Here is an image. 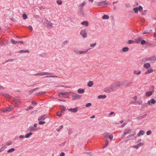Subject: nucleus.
I'll return each mask as SVG.
<instances>
[{
  "label": "nucleus",
  "instance_id": "a878e982",
  "mask_svg": "<svg viewBox=\"0 0 156 156\" xmlns=\"http://www.w3.org/2000/svg\"><path fill=\"white\" fill-rule=\"evenodd\" d=\"M126 82V87H128V86L131 85L133 82H128L127 80L125 81Z\"/></svg>",
  "mask_w": 156,
  "mask_h": 156
},
{
  "label": "nucleus",
  "instance_id": "c756f323",
  "mask_svg": "<svg viewBox=\"0 0 156 156\" xmlns=\"http://www.w3.org/2000/svg\"><path fill=\"white\" fill-rule=\"evenodd\" d=\"M6 147L7 146L6 145H2V147L0 149V153L3 151Z\"/></svg>",
  "mask_w": 156,
  "mask_h": 156
},
{
  "label": "nucleus",
  "instance_id": "7ed1b4c3",
  "mask_svg": "<svg viewBox=\"0 0 156 156\" xmlns=\"http://www.w3.org/2000/svg\"><path fill=\"white\" fill-rule=\"evenodd\" d=\"M80 34L83 38H86L87 36V30L85 29L81 30L80 31Z\"/></svg>",
  "mask_w": 156,
  "mask_h": 156
},
{
  "label": "nucleus",
  "instance_id": "69168bd1",
  "mask_svg": "<svg viewBox=\"0 0 156 156\" xmlns=\"http://www.w3.org/2000/svg\"><path fill=\"white\" fill-rule=\"evenodd\" d=\"M45 123V121H40L39 122V125H43Z\"/></svg>",
  "mask_w": 156,
  "mask_h": 156
},
{
  "label": "nucleus",
  "instance_id": "0e129e2a",
  "mask_svg": "<svg viewBox=\"0 0 156 156\" xmlns=\"http://www.w3.org/2000/svg\"><path fill=\"white\" fill-rule=\"evenodd\" d=\"M109 133H105V137L106 138L108 137Z\"/></svg>",
  "mask_w": 156,
  "mask_h": 156
},
{
  "label": "nucleus",
  "instance_id": "603ef678",
  "mask_svg": "<svg viewBox=\"0 0 156 156\" xmlns=\"http://www.w3.org/2000/svg\"><path fill=\"white\" fill-rule=\"evenodd\" d=\"M108 140H106V141L105 143V145L104 146H103V148H105V147H106L108 144Z\"/></svg>",
  "mask_w": 156,
  "mask_h": 156
},
{
  "label": "nucleus",
  "instance_id": "72a5a7b5",
  "mask_svg": "<svg viewBox=\"0 0 156 156\" xmlns=\"http://www.w3.org/2000/svg\"><path fill=\"white\" fill-rule=\"evenodd\" d=\"M152 92L151 91H149L148 92L146 93V95L147 96L149 97L150 96H151V95H152Z\"/></svg>",
  "mask_w": 156,
  "mask_h": 156
},
{
  "label": "nucleus",
  "instance_id": "4d7b16f0",
  "mask_svg": "<svg viewBox=\"0 0 156 156\" xmlns=\"http://www.w3.org/2000/svg\"><path fill=\"white\" fill-rule=\"evenodd\" d=\"M147 103H146L143 104L142 105V108H144L145 107H147Z\"/></svg>",
  "mask_w": 156,
  "mask_h": 156
},
{
  "label": "nucleus",
  "instance_id": "79ce46f5",
  "mask_svg": "<svg viewBox=\"0 0 156 156\" xmlns=\"http://www.w3.org/2000/svg\"><path fill=\"white\" fill-rule=\"evenodd\" d=\"M86 4V3L85 2H83L80 5L79 7V8H81V7H82L83 8V7Z\"/></svg>",
  "mask_w": 156,
  "mask_h": 156
},
{
  "label": "nucleus",
  "instance_id": "2eb2a0df",
  "mask_svg": "<svg viewBox=\"0 0 156 156\" xmlns=\"http://www.w3.org/2000/svg\"><path fill=\"white\" fill-rule=\"evenodd\" d=\"M0 94L8 99H10L11 98V97L10 95L7 93H1Z\"/></svg>",
  "mask_w": 156,
  "mask_h": 156
},
{
  "label": "nucleus",
  "instance_id": "f03ea898",
  "mask_svg": "<svg viewBox=\"0 0 156 156\" xmlns=\"http://www.w3.org/2000/svg\"><path fill=\"white\" fill-rule=\"evenodd\" d=\"M142 61L144 62H146L147 61H152L154 60H156V56L153 55L151 57L146 58L143 59Z\"/></svg>",
  "mask_w": 156,
  "mask_h": 156
},
{
  "label": "nucleus",
  "instance_id": "6e6d98bb",
  "mask_svg": "<svg viewBox=\"0 0 156 156\" xmlns=\"http://www.w3.org/2000/svg\"><path fill=\"white\" fill-rule=\"evenodd\" d=\"M136 134V133L135 132H134V133L133 134H130V135H128L127 136V137H132V136H134Z\"/></svg>",
  "mask_w": 156,
  "mask_h": 156
},
{
  "label": "nucleus",
  "instance_id": "49530a36",
  "mask_svg": "<svg viewBox=\"0 0 156 156\" xmlns=\"http://www.w3.org/2000/svg\"><path fill=\"white\" fill-rule=\"evenodd\" d=\"M23 17L24 20H26L27 18V16L26 14L25 13H24L23 15Z\"/></svg>",
  "mask_w": 156,
  "mask_h": 156
},
{
  "label": "nucleus",
  "instance_id": "c9c22d12",
  "mask_svg": "<svg viewBox=\"0 0 156 156\" xmlns=\"http://www.w3.org/2000/svg\"><path fill=\"white\" fill-rule=\"evenodd\" d=\"M106 95H99L98 97V98L99 99H101V98H106Z\"/></svg>",
  "mask_w": 156,
  "mask_h": 156
},
{
  "label": "nucleus",
  "instance_id": "4c0bfd02",
  "mask_svg": "<svg viewBox=\"0 0 156 156\" xmlns=\"http://www.w3.org/2000/svg\"><path fill=\"white\" fill-rule=\"evenodd\" d=\"M32 133L31 132H30L29 133H28L27 134L25 135V137L26 138H28L30 136V135H32Z\"/></svg>",
  "mask_w": 156,
  "mask_h": 156
},
{
  "label": "nucleus",
  "instance_id": "f8f14e48",
  "mask_svg": "<svg viewBox=\"0 0 156 156\" xmlns=\"http://www.w3.org/2000/svg\"><path fill=\"white\" fill-rule=\"evenodd\" d=\"M118 83L119 87H126L125 81L121 82H118Z\"/></svg>",
  "mask_w": 156,
  "mask_h": 156
},
{
  "label": "nucleus",
  "instance_id": "39448f33",
  "mask_svg": "<svg viewBox=\"0 0 156 156\" xmlns=\"http://www.w3.org/2000/svg\"><path fill=\"white\" fill-rule=\"evenodd\" d=\"M108 5V3H106L105 1H102L98 2L97 5L99 7H104Z\"/></svg>",
  "mask_w": 156,
  "mask_h": 156
},
{
  "label": "nucleus",
  "instance_id": "0eeeda50",
  "mask_svg": "<svg viewBox=\"0 0 156 156\" xmlns=\"http://www.w3.org/2000/svg\"><path fill=\"white\" fill-rule=\"evenodd\" d=\"M71 96L72 97V99L73 100L79 99L81 97V95L76 94L74 93H72L71 94Z\"/></svg>",
  "mask_w": 156,
  "mask_h": 156
},
{
  "label": "nucleus",
  "instance_id": "423d86ee",
  "mask_svg": "<svg viewBox=\"0 0 156 156\" xmlns=\"http://www.w3.org/2000/svg\"><path fill=\"white\" fill-rule=\"evenodd\" d=\"M88 51V50H87L86 51H81L76 48H74L73 49V51L75 53L78 54H85V53L87 52Z\"/></svg>",
  "mask_w": 156,
  "mask_h": 156
},
{
  "label": "nucleus",
  "instance_id": "f257e3e1",
  "mask_svg": "<svg viewBox=\"0 0 156 156\" xmlns=\"http://www.w3.org/2000/svg\"><path fill=\"white\" fill-rule=\"evenodd\" d=\"M43 24L48 29H51L52 28L53 24L49 22L48 20H45L43 22Z\"/></svg>",
  "mask_w": 156,
  "mask_h": 156
},
{
  "label": "nucleus",
  "instance_id": "aec40b11",
  "mask_svg": "<svg viewBox=\"0 0 156 156\" xmlns=\"http://www.w3.org/2000/svg\"><path fill=\"white\" fill-rule=\"evenodd\" d=\"M68 110L73 112L75 113L77 111L78 108H70L68 109Z\"/></svg>",
  "mask_w": 156,
  "mask_h": 156
},
{
  "label": "nucleus",
  "instance_id": "bf43d9fd",
  "mask_svg": "<svg viewBox=\"0 0 156 156\" xmlns=\"http://www.w3.org/2000/svg\"><path fill=\"white\" fill-rule=\"evenodd\" d=\"M147 12V10H144V11H143L142 12V15H145Z\"/></svg>",
  "mask_w": 156,
  "mask_h": 156
},
{
  "label": "nucleus",
  "instance_id": "b1692460",
  "mask_svg": "<svg viewBox=\"0 0 156 156\" xmlns=\"http://www.w3.org/2000/svg\"><path fill=\"white\" fill-rule=\"evenodd\" d=\"M145 133L144 131L142 130H140L138 133L137 134V135L138 136H140L141 135H143Z\"/></svg>",
  "mask_w": 156,
  "mask_h": 156
},
{
  "label": "nucleus",
  "instance_id": "20e7f679",
  "mask_svg": "<svg viewBox=\"0 0 156 156\" xmlns=\"http://www.w3.org/2000/svg\"><path fill=\"white\" fill-rule=\"evenodd\" d=\"M52 73H51L46 72H41L34 74V76H43L47 75L52 74Z\"/></svg>",
  "mask_w": 156,
  "mask_h": 156
},
{
  "label": "nucleus",
  "instance_id": "f3484780",
  "mask_svg": "<svg viewBox=\"0 0 156 156\" xmlns=\"http://www.w3.org/2000/svg\"><path fill=\"white\" fill-rule=\"evenodd\" d=\"M156 102L155 100L153 98L151 99L150 100L148 101L147 103L150 105H151L152 104H154Z\"/></svg>",
  "mask_w": 156,
  "mask_h": 156
},
{
  "label": "nucleus",
  "instance_id": "6ab92c4d",
  "mask_svg": "<svg viewBox=\"0 0 156 156\" xmlns=\"http://www.w3.org/2000/svg\"><path fill=\"white\" fill-rule=\"evenodd\" d=\"M144 144L143 143H140L137 145L133 146L132 147L136 149H138L140 147L143 146Z\"/></svg>",
  "mask_w": 156,
  "mask_h": 156
},
{
  "label": "nucleus",
  "instance_id": "58836bf2",
  "mask_svg": "<svg viewBox=\"0 0 156 156\" xmlns=\"http://www.w3.org/2000/svg\"><path fill=\"white\" fill-rule=\"evenodd\" d=\"M102 18L103 19H108L109 18V16L106 15H104L102 17Z\"/></svg>",
  "mask_w": 156,
  "mask_h": 156
},
{
  "label": "nucleus",
  "instance_id": "bb28decb",
  "mask_svg": "<svg viewBox=\"0 0 156 156\" xmlns=\"http://www.w3.org/2000/svg\"><path fill=\"white\" fill-rule=\"evenodd\" d=\"M85 91V90L83 89H79L77 90V92L79 94H82Z\"/></svg>",
  "mask_w": 156,
  "mask_h": 156
},
{
  "label": "nucleus",
  "instance_id": "338daca9",
  "mask_svg": "<svg viewBox=\"0 0 156 156\" xmlns=\"http://www.w3.org/2000/svg\"><path fill=\"white\" fill-rule=\"evenodd\" d=\"M108 137L109 139H113V136L112 134H110V135H109Z\"/></svg>",
  "mask_w": 156,
  "mask_h": 156
},
{
  "label": "nucleus",
  "instance_id": "a18cd8bd",
  "mask_svg": "<svg viewBox=\"0 0 156 156\" xmlns=\"http://www.w3.org/2000/svg\"><path fill=\"white\" fill-rule=\"evenodd\" d=\"M58 77L56 76H52V75H50V76H47L44 77Z\"/></svg>",
  "mask_w": 156,
  "mask_h": 156
},
{
  "label": "nucleus",
  "instance_id": "e433bc0d",
  "mask_svg": "<svg viewBox=\"0 0 156 156\" xmlns=\"http://www.w3.org/2000/svg\"><path fill=\"white\" fill-rule=\"evenodd\" d=\"M129 50V48L128 47H125L122 48V50L124 52L127 51Z\"/></svg>",
  "mask_w": 156,
  "mask_h": 156
},
{
  "label": "nucleus",
  "instance_id": "3c124183",
  "mask_svg": "<svg viewBox=\"0 0 156 156\" xmlns=\"http://www.w3.org/2000/svg\"><path fill=\"white\" fill-rule=\"evenodd\" d=\"M68 43V41H64L62 43V46H64L66 45Z\"/></svg>",
  "mask_w": 156,
  "mask_h": 156
},
{
  "label": "nucleus",
  "instance_id": "680f3d73",
  "mask_svg": "<svg viewBox=\"0 0 156 156\" xmlns=\"http://www.w3.org/2000/svg\"><path fill=\"white\" fill-rule=\"evenodd\" d=\"M96 43H95L94 44H91L90 45V46L91 47H94L96 45Z\"/></svg>",
  "mask_w": 156,
  "mask_h": 156
},
{
  "label": "nucleus",
  "instance_id": "8fccbe9b",
  "mask_svg": "<svg viewBox=\"0 0 156 156\" xmlns=\"http://www.w3.org/2000/svg\"><path fill=\"white\" fill-rule=\"evenodd\" d=\"M133 10L135 13H137L138 12V9L137 7H135L133 9Z\"/></svg>",
  "mask_w": 156,
  "mask_h": 156
},
{
  "label": "nucleus",
  "instance_id": "7c9ffc66",
  "mask_svg": "<svg viewBox=\"0 0 156 156\" xmlns=\"http://www.w3.org/2000/svg\"><path fill=\"white\" fill-rule=\"evenodd\" d=\"M141 72L140 70H134L133 73L136 75H139L141 73Z\"/></svg>",
  "mask_w": 156,
  "mask_h": 156
},
{
  "label": "nucleus",
  "instance_id": "ea45409f",
  "mask_svg": "<svg viewBox=\"0 0 156 156\" xmlns=\"http://www.w3.org/2000/svg\"><path fill=\"white\" fill-rule=\"evenodd\" d=\"M15 150V148H12L8 150L7 151V152L8 153H11L14 151Z\"/></svg>",
  "mask_w": 156,
  "mask_h": 156
},
{
  "label": "nucleus",
  "instance_id": "6e6552de",
  "mask_svg": "<svg viewBox=\"0 0 156 156\" xmlns=\"http://www.w3.org/2000/svg\"><path fill=\"white\" fill-rule=\"evenodd\" d=\"M111 86L114 91L116 90L119 87L118 82L113 83Z\"/></svg>",
  "mask_w": 156,
  "mask_h": 156
},
{
  "label": "nucleus",
  "instance_id": "052dcab7",
  "mask_svg": "<svg viewBox=\"0 0 156 156\" xmlns=\"http://www.w3.org/2000/svg\"><path fill=\"white\" fill-rule=\"evenodd\" d=\"M146 42L144 40H142L141 41V44L142 45H143L146 44Z\"/></svg>",
  "mask_w": 156,
  "mask_h": 156
},
{
  "label": "nucleus",
  "instance_id": "de8ad7c7",
  "mask_svg": "<svg viewBox=\"0 0 156 156\" xmlns=\"http://www.w3.org/2000/svg\"><path fill=\"white\" fill-rule=\"evenodd\" d=\"M80 12L81 13V14L82 15H83L84 14L83 11V8L81 7V8H80Z\"/></svg>",
  "mask_w": 156,
  "mask_h": 156
},
{
  "label": "nucleus",
  "instance_id": "4468645a",
  "mask_svg": "<svg viewBox=\"0 0 156 156\" xmlns=\"http://www.w3.org/2000/svg\"><path fill=\"white\" fill-rule=\"evenodd\" d=\"M132 132V130L129 129H125L124 132V136L126 134L130 133Z\"/></svg>",
  "mask_w": 156,
  "mask_h": 156
},
{
  "label": "nucleus",
  "instance_id": "cd10ccee",
  "mask_svg": "<svg viewBox=\"0 0 156 156\" xmlns=\"http://www.w3.org/2000/svg\"><path fill=\"white\" fill-rule=\"evenodd\" d=\"M94 84L93 82L92 81H90L87 83V85L89 87H92Z\"/></svg>",
  "mask_w": 156,
  "mask_h": 156
},
{
  "label": "nucleus",
  "instance_id": "c85d7f7f",
  "mask_svg": "<svg viewBox=\"0 0 156 156\" xmlns=\"http://www.w3.org/2000/svg\"><path fill=\"white\" fill-rule=\"evenodd\" d=\"M147 115V114H146L142 116H140L139 117H137L136 118L137 119H140V120L141 119H143L145 118Z\"/></svg>",
  "mask_w": 156,
  "mask_h": 156
},
{
  "label": "nucleus",
  "instance_id": "9b49d317",
  "mask_svg": "<svg viewBox=\"0 0 156 156\" xmlns=\"http://www.w3.org/2000/svg\"><path fill=\"white\" fill-rule=\"evenodd\" d=\"M14 109L13 107H7L5 108H4L2 110V112H6L11 111Z\"/></svg>",
  "mask_w": 156,
  "mask_h": 156
},
{
  "label": "nucleus",
  "instance_id": "09e8293b",
  "mask_svg": "<svg viewBox=\"0 0 156 156\" xmlns=\"http://www.w3.org/2000/svg\"><path fill=\"white\" fill-rule=\"evenodd\" d=\"M67 93V92H64V93H60L59 94L58 96L59 97H61L62 95H65Z\"/></svg>",
  "mask_w": 156,
  "mask_h": 156
},
{
  "label": "nucleus",
  "instance_id": "f704fd0d",
  "mask_svg": "<svg viewBox=\"0 0 156 156\" xmlns=\"http://www.w3.org/2000/svg\"><path fill=\"white\" fill-rule=\"evenodd\" d=\"M82 24L83 25H85L86 26H87L88 25L89 23L87 21H84L82 22Z\"/></svg>",
  "mask_w": 156,
  "mask_h": 156
},
{
  "label": "nucleus",
  "instance_id": "864d4df0",
  "mask_svg": "<svg viewBox=\"0 0 156 156\" xmlns=\"http://www.w3.org/2000/svg\"><path fill=\"white\" fill-rule=\"evenodd\" d=\"M56 2H57V3L59 5H61L62 3V1L60 0H58Z\"/></svg>",
  "mask_w": 156,
  "mask_h": 156
},
{
  "label": "nucleus",
  "instance_id": "37998d69",
  "mask_svg": "<svg viewBox=\"0 0 156 156\" xmlns=\"http://www.w3.org/2000/svg\"><path fill=\"white\" fill-rule=\"evenodd\" d=\"M46 92H39L38 93H37L36 94H35L36 95H37V96H39V95H40V94H41L43 93H44V94H45L46 93Z\"/></svg>",
  "mask_w": 156,
  "mask_h": 156
},
{
  "label": "nucleus",
  "instance_id": "a211bd4d",
  "mask_svg": "<svg viewBox=\"0 0 156 156\" xmlns=\"http://www.w3.org/2000/svg\"><path fill=\"white\" fill-rule=\"evenodd\" d=\"M46 118L47 115H44L39 117L38 119L39 121H43Z\"/></svg>",
  "mask_w": 156,
  "mask_h": 156
},
{
  "label": "nucleus",
  "instance_id": "5fc2aeb1",
  "mask_svg": "<svg viewBox=\"0 0 156 156\" xmlns=\"http://www.w3.org/2000/svg\"><path fill=\"white\" fill-rule=\"evenodd\" d=\"M91 105V104L90 103H88L86 104V107H89Z\"/></svg>",
  "mask_w": 156,
  "mask_h": 156
},
{
  "label": "nucleus",
  "instance_id": "c03bdc74",
  "mask_svg": "<svg viewBox=\"0 0 156 156\" xmlns=\"http://www.w3.org/2000/svg\"><path fill=\"white\" fill-rule=\"evenodd\" d=\"M63 127V126L62 125L58 127V128H57L56 129V130H57V131H58V132H59V131H60V130H61V129Z\"/></svg>",
  "mask_w": 156,
  "mask_h": 156
},
{
  "label": "nucleus",
  "instance_id": "1a4fd4ad",
  "mask_svg": "<svg viewBox=\"0 0 156 156\" xmlns=\"http://www.w3.org/2000/svg\"><path fill=\"white\" fill-rule=\"evenodd\" d=\"M104 91L105 92L108 93L114 91L111 85L108 87L105 88Z\"/></svg>",
  "mask_w": 156,
  "mask_h": 156
},
{
  "label": "nucleus",
  "instance_id": "a19ab883",
  "mask_svg": "<svg viewBox=\"0 0 156 156\" xmlns=\"http://www.w3.org/2000/svg\"><path fill=\"white\" fill-rule=\"evenodd\" d=\"M59 107H60V109L61 110H63V111H65L66 108L64 106L62 105H60L59 106Z\"/></svg>",
  "mask_w": 156,
  "mask_h": 156
},
{
  "label": "nucleus",
  "instance_id": "393cba45",
  "mask_svg": "<svg viewBox=\"0 0 156 156\" xmlns=\"http://www.w3.org/2000/svg\"><path fill=\"white\" fill-rule=\"evenodd\" d=\"M142 37H139L136 39H135V42L136 43H139L140 41L142 40Z\"/></svg>",
  "mask_w": 156,
  "mask_h": 156
},
{
  "label": "nucleus",
  "instance_id": "5701e85b",
  "mask_svg": "<svg viewBox=\"0 0 156 156\" xmlns=\"http://www.w3.org/2000/svg\"><path fill=\"white\" fill-rule=\"evenodd\" d=\"M39 87H37L36 88H35L33 89H31V90H30L29 91V94H32L34 91H35V90H37L39 89Z\"/></svg>",
  "mask_w": 156,
  "mask_h": 156
},
{
  "label": "nucleus",
  "instance_id": "412c9836",
  "mask_svg": "<svg viewBox=\"0 0 156 156\" xmlns=\"http://www.w3.org/2000/svg\"><path fill=\"white\" fill-rule=\"evenodd\" d=\"M151 66V65L150 64V63H147L144 64V68H146V69H148L150 68Z\"/></svg>",
  "mask_w": 156,
  "mask_h": 156
},
{
  "label": "nucleus",
  "instance_id": "774afa93",
  "mask_svg": "<svg viewBox=\"0 0 156 156\" xmlns=\"http://www.w3.org/2000/svg\"><path fill=\"white\" fill-rule=\"evenodd\" d=\"M151 133V130H148L147 132V135H149Z\"/></svg>",
  "mask_w": 156,
  "mask_h": 156
},
{
  "label": "nucleus",
  "instance_id": "2f4dec72",
  "mask_svg": "<svg viewBox=\"0 0 156 156\" xmlns=\"http://www.w3.org/2000/svg\"><path fill=\"white\" fill-rule=\"evenodd\" d=\"M152 30H149L148 31L147 30L145 31L143 33V34H150L152 32Z\"/></svg>",
  "mask_w": 156,
  "mask_h": 156
},
{
  "label": "nucleus",
  "instance_id": "9d476101",
  "mask_svg": "<svg viewBox=\"0 0 156 156\" xmlns=\"http://www.w3.org/2000/svg\"><path fill=\"white\" fill-rule=\"evenodd\" d=\"M13 102L16 105H18L19 104L20 101L19 97H16L13 98Z\"/></svg>",
  "mask_w": 156,
  "mask_h": 156
},
{
  "label": "nucleus",
  "instance_id": "4be33fe9",
  "mask_svg": "<svg viewBox=\"0 0 156 156\" xmlns=\"http://www.w3.org/2000/svg\"><path fill=\"white\" fill-rule=\"evenodd\" d=\"M153 72V69L151 68L150 69H148L147 71L145 72V74L147 75L151 73H152Z\"/></svg>",
  "mask_w": 156,
  "mask_h": 156
},
{
  "label": "nucleus",
  "instance_id": "13d9d810",
  "mask_svg": "<svg viewBox=\"0 0 156 156\" xmlns=\"http://www.w3.org/2000/svg\"><path fill=\"white\" fill-rule=\"evenodd\" d=\"M138 10L140 12L142 11V10H143V8L141 6H139L138 8Z\"/></svg>",
  "mask_w": 156,
  "mask_h": 156
},
{
  "label": "nucleus",
  "instance_id": "ddd939ff",
  "mask_svg": "<svg viewBox=\"0 0 156 156\" xmlns=\"http://www.w3.org/2000/svg\"><path fill=\"white\" fill-rule=\"evenodd\" d=\"M29 129L30 131H37L40 129L38 127L35 128L33 126H31L29 127Z\"/></svg>",
  "mask_w": 156,
  "mask_h": 156
},
{
  "label": "nucleus",
  "instance_id": "dca6fc26",
  "mask_svg": "<svg viewBox=\"0 0 156 156\" xmlns=\"http://www.w3.org/2000/svg\"><path fill=\"white\" fill-rule=\"evenodd\" d=\"M11 42L13 44H16L17 43H20L21 44H23L24 42L22 41H15L13 39H12L11 40Z\"/></svg>",
  "mask_w": 156,
  "mask_h": 156
},
{
  "label": "nucleus",
  "instance_id": "e2e57ef3",
  "mask_svg": "<svg viewBox=\"0 0 156 156\" xmlns=\"http://www.w3.org/2000/svg\"><path fill=\"white\" fill-rule=\"evenodd\" d=\"M14 61V59H8L7 60H6L5 62V63H7L8 62H12Z\"/></svg>",
  "mask_w": 156,
  "mask_h": 156
},
{
  "label": "nucleus",
  "instance_id": "473e14b6",
  "mask_svg": "<svg viewBox=\"0 0 156 156\" xmlns=\"http://www.w3.org/2000/svg\"><path fill=\"white\" fill-rule=\"evenodd\" d=\"M29 51L28 50H20L18 53H29Z\"/></svg>",
  "mask_w": 156,
  "mask_h": 156
}]
</instances>
